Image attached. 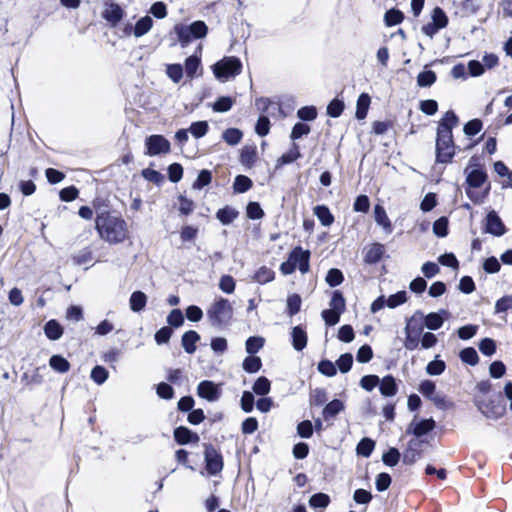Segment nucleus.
I'll use <instances>...</instances> for the list:
<instances>
[{
  "label": "nucleus",
  "mask_w": 512,
  "mask_h": 512,
  "mask_svg": "<svg viewBox=\"0 0 512 512\" xmlns=\"http://www.w3.org/2000/svg\"><path fill=\"white\" fill-rule=\"evenodd\" d=\"M404 19V13L397 8H391L387 10L384 14V23L387 27H393L398 24H401L404 21Z\"/></svg>",
  "instance_id": "nucleus-32"
},
{
  "label": "nucleus",
  "mask_w": 512,
  "mask_h": 512,
  "mask_svg": "<svg viewBox=\"0 0 512 512\" xmlns=\"http://www.w3.org/2000/svg\"><path fill=\"white\" fill-rule=\"evenodd\" d=\"M483 128V123L480 119L475 118L470 121H468L463 128L464 133L469 136H475L478 134Z\"/></svg>",
  "instance_id": "nucleus-62"
},
{
  "label": "nucleus",
  "mask_w": 512,
  "mask_h": 512,
  "mask_svg": "<svg viewBox=\"0 0 512 512\" xmlns=\"http://www.w3.org/2000/svg\"><path fill=\"white\" fill-rule=\"evenodd\" d=\"M234 103L235 99H233L232 97L221 96L213 103L212 109L214 112L224 113L229 111Z\"/></svg>",
  "instance_id": "nucleus-42"
},
{
  "label": "nucleus",
  "mask_w": 512,
  "mask_h": 512,
  "mask_svg": "<svg viewBox=\"0 0 512 512\" xmlns=\"http://www.w3.org/2000/svg\"><path fill=\"white\" fill-rule=\"evenodd\" d=\"M318 116L317 108L313 105L303 106L298 109L297 117L301 120V122H311L314 121Z\"/></svg>",
  "instance_id": "nucleus-46"
},
{
  "label": "nucleus",
  "mask_w": 512,
  "mask_h": 512,
  "mask_svg": "<svg viewBox=\"0 0 512 512\" xmlns=\"http://www.w3.org/2000/svg\"><path fill=\"white\" fill-rule=\"evenodd\" d=\"M344 108V102L338 98H334L327 106V114L332 118H338L343 113Z\"/></svg>",
  "instance_id": "nucleus-54"
},
{
  "label": "nucleus",
  "mask_w": 512,
  "mask_h": 512,
  "mask_svg": "<svg viewBox=\"0 0 512 512\" xmlns=\"http://www.w3.org/2000/svg\"><path fill=\"white\" fill-rule=\"evenodd\" d=\"M300 157H301V153L299 151V146L295 142H293L289 151L287 153H284L283 155H281L278 158L277 165L282 166V165L290 164V163L296 161L297 159H299Z\"/></svg>",
  "instance_id": "nucleus-37"
},
{
  "label": "nucleus",
  "mask_w": 512,
  "mask_h": 512,
  "mask_svg": "<svg viewBox=\"0 0 512 512\" xmlns=\"http://www.w3.org/2000/svg\"><path fill=\"white\" fill-rule=\"evenodd\" d=\"M330 503L329 495L325 493H315L309 499V505L312 508H326Z\"/></svg>",
  "instance_id": "nucleus-55"
},
{
  "label": "nucleus",
  "mask_w": 512,
  "mask_h": 512,
  "mask_svg": "<svg viewBox=\"0 0 512 512\" xmlns=\"http://www.w3.org/2000/svg\"><path fill=\"white\" fill-rule=\"evenodd\" d=\"M428 444L429 442L425 439L411 438L403 452V463L406 465H413L422 457L424 447Z\"/></svg>",
  "instance_id": "nucleus-10"
},
{
  "label": "nucleus",
  "mask_w": 512,
  "mask_h": 512,
  "mask_svg": "<svg viewBox=\"0 0 512 512\" xmlns=\"http://www.w3.org/2000/svg\"><path fill=\"white\" fill-rule=\"evenodd\" d=\"M232 187L234 193H245L253 187V181L246 175H237Z\"/></svg>",
  "instance_id": "nucleus-36"
},
{
  "label": "nucleus",
  "mask_w": 512,
  "mask_h": 512,
  "mask_svg": "<svg viewBox=\"0 0 512 512\" xmlns=\"http://www.w3.org/2000/svg\"><path fill=\"white\" fill-rule=\"evenodd\" d=\"M242 63L235 56H226L216 62L213 66V73L218 79H228L235 77L242 72Z\"/></svg>",
  "instance_id": "nucleus-8"
},
{
  "label": "nucleus",
  "mask_w": 512,
  "mask_h": 512,
  "mask_svg": "<svg viewBox=\"0 0 512 512\" xmlns=\"http://www.w3.org/2000/svg\"><path fill=\"white\" fill-rule=\"evenodd\" d=\"M460 359L462 362L475 366L479 362L477 351L473 347H466L460 351Z\"/></svg>",
  "instance_id": "nucleus-47"
},
{
  "label": "nucleus",
  "mask_w": 512,
  "mask_h": 512,
  "mask_svg": "<svg viewBox=\"0 0 512 512\" xmlns=\"http://www.w3.org/2000/svg\"><path fill=\"white\" fill-rule=\"evenodd\" d=\"M212 181V173L210 170L203 169L199 172L197 179L193 183L194 189H202L208 186Z\"/></svg>",
  "instance_id": "nucleus-61"
},
{
  "label": "nucleus",
  "mask_w": 512,
  "mask_h": 512,
  "mask_svg": "<svg viewBox=\"0 0 512 512\" xmlns=\"http://www.w3.org/2000/svg\"><path fill=\"white\" fill-rule=\"evenodd\" d=\"M201 67V59L196 55H191L185 60V73L187 77L193 79Z\"/></svg>",
  "instance_id": "nucleus-38"
},
{
  "label": "nucleus",
  "mask_w": 512,
  "mask_h": 512,
  "mask_svg": "<svg viewBox=\"0 0 512 512\" xmlns=\"http://www.w3.org/2000/svg\"><path fill=\"white\" fill-rule=\"evenodd\" d=\"M200 340V335L194 331H186L182 335L181 343L186 353L193 354L196 351V343Z\"/></svg>",
  "instance_id": "nucleus-25"
},
{
  "label": "nucleus",
  "mask_w": 512,
  "mask_h": 512,
  "mask_svg": "<svg viewBox=\"0 0 512 512\" xmlns=\"http://www.w3.org/2000/svg\"><path fill=\"white\" fill-rule=\"evenodd\" d=\"M108 371L103 366L97 365L91 370L90 377L98 385L103 384L108 378Z\"/></svg>",
  "instance_id": "nucleus-63"
},
{
  "label": "nucleus",
  "mask_w": 512,
  "mask_h": 512,
  "mask_svg": "<svg viewBox=\"0 0 512 512\" xmlns=\"http://www.w3.org/2000/svg\"><path fill=\"white\" fill-rule=\"evenodd\" d=\"M95 229L99 237L109 244L123 243L130 234L126 220L115 210L95 217Z\"/></svg>",
  "instance_id": "nucleus-1"
},
{
  "label": "nucleus",
  "mask_w": 512,
  "mask_h": 512,
  "mask_svg": "<svg viewBox=\"0 0 512 512\" xmlns=\"http://www.w3.org/2000/svg\"><path fill=\"white\" fill-rule=\"evenodd\" d=\"M91 204L93 211L96 212V217L100 214H109L114 211L111 208L110 201L106 197L97 196L92 200Z\"/></svg>",
  "instance_id": "nucleus-34"
},
{
  "label": "nucleus",
  "mask_w": 512,
  "mask_h": 512,
  "mask_svg": "<svg viewBox=\"0 0 512 512\" xmlns=\"http://www.w3.org/2000/svg\"><path fill=\"white\" fill-rule=\"evenodd\" d=\"M270 389H271V382L265 376H261V377L257 378L252 386L253 392L260 396L267 395L270 392Z\"/></svg>",
  "instance_id": "nucleus-44"
},
{
  "label": "nucleus",
  "mask_w": 512,
  "mask_h": 512,
  "mask_svg": "<svg viewBox=\"0 0 512 512\" xmlns=\"http://www.w3.org/2000/svg\"><path fill=\"white\" fill-rule=\"evenodd\" d=\"M423 331V327L417 323H412L409 321L405 327V340L404 347L407 350H415L419 345V338Z\"/></svg>",
  "instance_id": "nucleus-14"
},
{
  "label": "nucleus",
  "mask_w": 512,
  "mask_h": 512,
  "mask_svg": "<svg viewBox=\"0 0 512 512\" xmlns=\"http://www.w3.org/2000/svg\"><path fill=\"white\" fill-rule=\"evenodd\" d=\"M197 393L199 397L208 401H215L220 396V391L217 385L209 380L201 381L197 387Z\"/></svg>",
  "instance_id": "nucleus-20"
},
{
  "label": "nucleus",
  "mask_w": 512,
  "mask_h": 512,
  "mask_svg": "<svg viewBox=\"0 0 512 512\" xmlns=\"http://www.w3.org/2000/svg\"><path fill=\"white\" fill-rule=\"evenodd\" d=\"M444 319L440 314L431 312L424 318L425 326L430 330H438L443 325Z\"/></svg>",
  "instance_id": "nucleus-56"
},
{
  "label": "nucleus",
  "mask_w": 512,
  "mask_h": 512,
  "mask_svg": "<svg viewBox=\"0 0 512 512\" xmlns=\"http://www.w3.org/2000/svg\"><path fill=\"white\" fill-rule=\"evenodd\" d=\"M147 154L155 156L167 154L171 150L170 142L163 135H151L146 138Z\"/></svg>",
  "instance_id": "nucleus-13"
},
{
  "label": "nucleus",
  "mask_w": 512,
  "mask_h": 512,
  "mask_svg": "<svg viewBox=\"0 0 512 512\" xmlns=\"http://www.w3.org/2000/svg\"><path fill=\"white\" fill-rule=\"evenodd\" d=\"M178 201H179L178 210H179L180 215L188 216L194 211L195 203L192 199H189L186 196L180 194L178 196Z\"/></svg>",
  "instance_id": "nucleus-53"
},
{
  "label": "nucleus",
  "mask_w": 512,
  "mask_h": 512,
  "mask_svg": "<svg viewBox=\"0 0 512 512\" xmlns=\"http://www.w3.org/2000/svg\"><path fill=\"white\" fill-rule=\"evenodd\" d=\"M325 280L330 287H336L344 281V275L341 270L337 268H331L327 272Z\"/></svg>",
  "instance_id": "nucleus-57"
},
{
  "label": "nucleus",
  "mask_w": 512,
  "mask_h": 512,
  "mask_svg": "<svg viewBox=\"0 0 512 512\" xmlns=\"http://www.w3.org/2000/svg\"><path fill=\"white\" fill-rule=\"evenodd\" d=\"M244 371L247 373H256L262 368V360L258 356L250 355L247 356L242 363Z\"/></svg>",
  "instance_id": "nucleus-41"
},
{
  "label": "nucleus",
  "mask_w": 512,
  "mask_h": 512,
  "mask_svg": "<svg viewBox=\"0 0 512 512\" xmlns=\"http://www.w3.org/2000/svg\"><path fill=\"white\" fill-rule=\"evenodd\" d=\"M173 30L182 48L187 47L194 39L205 38L208 34V26L202 20L194 21L190 25L176 24Z\"/></svg>",
  "instance_id": "nucleus-4"
},
{
  "label": "nucleus",
  "mask_w": 512,
  "mask_h": 512,
  "mask_svg": "<svg viewBox=\"0 0 512 512\" xmlns=\"http://www.w3.org/2000/svg\"><path fill=\"white\" fill-rule=\"evenodd\" d=\"M302 299L297 293L290 294L287 298L286 313L290 317L296 315L301 310Z\"/></svg>",
  "instance_id": "nucleus-40"
},
{
  "label": "nucleus",
  "mask_w": 512,
  "mask_h": 512,
  "mask_svg": "<svg viewBox=\"0 0 512 512\" xmlns=\"http://www.w3.org/2000/svg\"><path fill=\"white\" fill-rule=\"evenodd\" d=\"M243 137V133L238 128H228L222 134V139L231 146L237 145Z\"/></svg>",
  "instance_id": "nucleus-43"
},
{
  "label": "nucleus",
  "mask_w": 512,
  "mask_h": 512,
  "mask_svg": "<svg viewBox=\"0 0 512 512\" xmlns=\"http://www.w3.org/2000/svg\"><path fill=\"white\" fill-rule=\"evenodd\" d=\"M258 153L256 146L246 145L240 152V163L247 169H251L257 162Z\"/></svg>",
  "instance_id": "nucleus-21"
},
{
  "label": "nucleus",
  "mask_w": 512,
  "mask_h": 512,
  "mask_svg": "<svg viewBox=\"0 0 512 512\" xmlns=\"http://www.w3.org/2000/svg\"><path fill=\"white\" fill-rule=\"evenodd\" d=\"M401 454L395 447L389 448L383 455L382 461L386 466L394 467L400 461Z\"/></svg>",
  "instance_id": "nucleus-50"
},
{
  "label": "nucleus",
  "mask_w": 512,
  "mask_h": 512,
  "mask_svg": "<svg viewBox=\"0 0 512 512\" xmlns=\"http://www.w3.org/2000/svg\"><path fill=\"white\" fill-rule=\"evenodd\" d=\"M252 278L254 282L263 285L275 279V272L267 266H261L256 270Z\"/></svg>",
  "instance_id": "nucleus-31"
},
{
  "label": "nucleus",
  "mask_w": 512,
  "mask_h": 512,
  "mask_svg": "<svg viewBox=\"0 0 512 512\" xmlns=\"http://www.w3.org/2000/svg\"><path fill=\"white\" fill-rule=\"evenodd\" d=\"M174 440L179 445L197 444L200 440L196 432L191 431L186 426H179L174 429Z\"/></svg>",
  "instance_id": "nucleus-18"
},
{
  "label": "nucleus",
  "mask_w": 512,
  "mask_h": 512,
  "mask_svg": "<svg viewBox=\"0 0 512 512\" xmlns=\"http://www.w3.org/2000/svg\"><path fill=\"white\" fill-rule=\"evenodd\" d=\"M265 340L262 337L251 336L246 340L245 347L246 351L250 355L256 354L263 346Z\"/></svg>",
  "instance_id": "nucleus-52"
},
{
  "label": "nucleus",
  "mask_w": 512,
  "mask_h": 512,
  "mask_svg": "<svg viewBox=\"0 0 512 512\" xmlns=\"http://www.w3.org/2000/svg\"><path fill=\"white\" fill-rule=\"evenodd\" d=\"M371 104V97L368 93H361L357 99L355 117L358 120H363L367 117L368 110Z\"/></svg>",
  "instance_id": "nucleus-28"
},
{
  "label": "nucleus",
  "mask_w": 512,
  "mask_h": 512,
  "mask_svg": "<svg viewBox=\"0 0 512 512\" xmlns=\"http://www.w3.org/2000/svg\"><path fill=\"white\" fill-rule=\"evenodd\" d=\"M385 255V246L382 243L374 242L364 250L363 261L365 264L373 265L382 260Z\"/></svg>",
  "instance_id": "nucleus-16"
},
{
  "label": "nucleus",
  "mask_w": 512,
  "mask_h": 512,
  "mask_svg": "<svg viewBox=\"0 0 512 512\" xmlns=\"http://www.w3.org/2000/svg\"><path fill=\"white\" fill-rule=\"evenodd\" d=\"M344 403L339 399H333L327 403L322 411L323 418L327 421L335 418L340 412L344 410Z\"/></svg>",
  "instance_id": "nucleus-27"
},
{
  "label": "nucleus",
  "mask_w": 512,
  "mask_h": 512,
  "mask_svg": "<svg viewBox=\"0 0 512 512\" xmlns=\"http://www.w3.org/2000/svg\"><path fill=\"white\" fill-rule=\"evenodd\" d=\"M478 161V156H472L469 160V166H477V168L469 172L468 168L465 169V173H467L465 193L474 204L482 203L489 195L491 189L488 174L483 166L477 164Z\"/></svg>",
  "instance_id": "nucleus-2"
},
{
  "label": "nucleus",
  "mask_w": 512,
  "mask_h": 512,
  "mask_svg": "<svg viewBox=\"0 0 512 512\" xmlns=\"http://www.w3.org/2000/svg\"><path fill=\"white\" fill-rule=\"evenodd\" d=\"M478 409L488 418L498 419L506 412V406L499 400H477Z\"/></svg>",
  "instance_id": "nucleus-11"
},
{
  "label": "nucleus",
  "mask_w": 512,
  "mask_h": 512,
  "mask_svg": "<svg viewBox=\"0 0 512 512\" xmlns=\"http://www.w3.org/2000/svg\"><path fill=\"white\" fill-rule=\"evenodd\" d=\"M379 390L384 397L395 396L398 392V385L394 376L391 374L384 376L379 382Z\"/></svg>",
  "instance_id": "nucleus-22"
},
{
  "label": "nucleus",
  "mask_w": 512,
  "mask_h": 512,
  "mask_svg": "<svg viewBox=\"0 0 512 512\" xmlns=\"http://www.w3.org/2000/svg\"><path fill=\"white\" fill-rule=\"evenodd\" d=\"M509 309H512V295H505L496 301V314L507 312Z\"/></svg>",
  "instance_id": "nucleus-64"
},
{
  "label": "nucleus",
  "mask_w": 512,
  "mask_h": 512,
  "mask_svg": "<svg viewBox=\"0 0 512 512\" xmlns=\"http://www.w3.org/2000/svg\"><path fill=\"white\" fill-rule=\"evenodd\" d=\"M448 218L442 216L433 223V232L438 237H446L448 235Z\"/></svg>",
  "instance_id": "nucleus-59"
},
{
  "label": "nucleus",
  "mask_w": 512,
  "mask_h": 512,
  "mask_svg": "<svg viewBox=\"0 0 512 512\" xmlns=\"http://www.w3.org/2000/svg\"><path fill=\"white\" fill-rule=\"evenodd\" d=\"M153 26V20L150 16H144L140 18L134 28H133V34L135 37H142L143 35L147 34L150 29Z\"/></svg>",
  "instance_id": "nucleus-35"
},
{
  "label": "nucleus",
  "mask_w": 512,
  "mask_h": 512,
  "mask_svg": "<svg viewBox=\"0 0 512 512\" xmlns=\"http://www.w3.org/2000/svg\"><path fill=\"white\" fill-rule=\"evenodd\" d=\"M436 427V422L434 419H422L417 423H411L409 428L407 429V433H412L418 439H422L421 437L430 433Z\"/></svg>",
  "instance_id": "nucleus-19"
},
{
  "label": "nucleus",
  "mask_w": 512,
  "mask_h": 512,
  "mask_svg": "<svg viewBox=\"0 0 512 512\" xmlns=\"http://www.w3.org/2000/svg\"><path fill=\"white\" fill-rule=\"evenodd\" d=\"M291 336L293 348L297 351H302L308 341L306 331L301 326H295L292 328Z\"/></svg>",
  "instance_id": "nucleus-24"
},
{
  "label": "nucleus",
  "mask_w": 512,
  "mask_h": 512,
  "mask_svg": "<svg viewBox=\"0 0 512 512\" xmlns=\"http://www.w3.org/2000/svg\"><path fill=\"white\" fill-rule=\"evenodd\" d=\"M205 471L209 476H215L224 468V458L218 448L212 443H203Z\"/></svg>",
  "instance_id": "nucleus-7"
},
{
  "label": "nucleus",
  "mask_w": 512,
  "mask_h": 512,
  "mask_svg": "<svg viewBox=\"0 0 512 512\" xmlns=\"http://www.w3.org/2000/svg\"><path fill=\"white\" fill-rule=\"evenodd\" d=\"M233 313V307L229 300L220 297L207 309V318L213 327L223 329L231 324Z\"/></svg>",
  "instance_id": "nucleus-3"
},
{
  "label": "nucleus",
  "mask_w": 512,
  "mask_h": 512,
  "mask_svg": "<svg viewBox=\"0 0 512 512\" xmlns=\"http://www.w3.org/2000/svg\"><path fill=\"white\" fill-rule=\"evenodd\" d=\"M101 17L111 27H117L125 17V11L118 3L110 0L105 2Z\"/></svg>",
  "instance_id": "nucleus-12"
},
{
  "label": "nucleus",
  "mask_w": 512,
  "mask_h": 512,
  "mask_svg": "<svg viewBox=\"0 0 512 512\" xmlns=\"http://www.w3.org/2000/svg\"><path fill=\"white\" fill-rule=\"evenodd\" d=\"M437 80L436 73L432 70H425L418 74L417 84L420 87H430Z\"/></svg>",
  "instance_id": "nucleus-51"
},
{
  "label": "nucleus",
  "mask_w": 512,
  "mask_h": 512,
  "mask_svg": "<svg viewBox=\"0 0 512 512\" xmlns=\"http://www.w3.org/2000/svg\"><path fill=\"white\" fill-rule=\"evenodd\" d=\"M311 132V127L304 123V122H297L292 127L291 133H290V139L292 141H296L303 136L308 135Z\"/></svg>",
  "instance_id": "nucleus-49"
},
{
  "label": "nucleus",
  "mask_w": 512,
  "mask_h": 512,
  "mask_svg": "<svg viewBox=\"0 0 512 512\" xmlns=\"http://www.w3.org/2000/svg\"><path fill=\"white\" fill-rule=\"evenodd\" d=\"M374 216H375V221L377 222L378 225L382 226L383 229L387 233L392 232V230H393L392 223L386 213L385 208L382 205H380V204L375 205Z\"/></svg>",
  "instance_id": "nucleus-26"
},
{
  "label": "nucleus",
  "mask_w": 512,
  "mask_h": 512,
  "mask_svg": "<svg viewBox=\"0 0 512 512\" xmlns=\"http://www.w3.org/2000/svg\"><path fill=\"white\" fill-rule=\"evenodd\" d=\"M456 144L453 136L436 133L435 140V163L450 164L456 155Z\"/></svg>",
  "instance_id": "nucleus-6"
},
{
  "label": "nucleus",
  "mask_w": 512,
  "mask_h": 512,
  "mask_svg": "<svg viewBox=\"0 0 512 512\" xmlns=\"http://www.w3.org/2000/svg\"><path fill=\"white\" fill-rule=\"evenodd\" d=\"M313 212L323 226L329 227L335 221L334 215L326 205L315 206Z\"/></svg>",
  "instance_id": "nucleus-29"
},
{
  "label": "nucleus",
  "mask_w": 512,
  "mask_h": 512,
  "mask_svg": "<svg viewBox=\"0 0 512 512\" xmlns=\"http://www.w3.org/2000/svg\"><path fill=\"white\" fill-rule=\"evenodd\" d=\"M459 118L453 110H448L438 123L436 133L453 136V129L458 125Z\"/></svg>",
  "instance_id": "nucleus-15"
},
{
  "label": "nucleus",
  "mask_w": 512,
  "mask_h": 512,
  "mask_svg": "<svg viewBox=\"0 0 512 512\" xmlns=\"http://www.w3.org/2000/svg\"><path fill=\"white\" fill-rule=\"evenodd\" d=\"M63 332V327L57 320L51 319L44 325V333L49 340L55 341L60 339Z\"/></svg>",
  "instance_id": "nucleus-30"
},
{
  "label": "nucleus",
  "mask_w": 512,
  "mask_h": 512,
  "mask_svg": "<svg viewBox=\"0 0 512 512\" xmlns=\"http://www.w3.org/2000/svg\"><path fill=\"white\" fill-rule=\"evenodd\" d=\"M485 232L494 236H502L506 232V227L498 214L492 210L486 215Z\"/></svg>",
  "instance_id": "nucleus-17"
},
{
  "label": "nucleus",
  "mask_w": 512,
  "mask_h": 512,
  "mask_svg": "<svg viewBox=\"0 0 512 512\" xmlns=\"http://www.w3.org/2000/svg\"><path fill=\"white\" fill-rule=\"evenodd\" d=\"M310 256L309 250H303L301 246L294 247L288 255V259L281 263L280 271L283 275H291L295 272L296 268L302 274H305L310 269Z\"/></svg>",
  "instance_id": "nucleus-5"
},
{
  "label": "nucleus",
  "mask_w": 512,
  "mask_h": 512,
  "mask_svg": "<svg viewBox=\"0 0 512 512\" xmlns=\"http://www.w3.org/2000/svg\"><path fill=\"white\" fill-rule=\"evenodd\" d=\"M239 216V211L232 206L226 205L218 209L216 218L222 225H229Z\"/></svg>",
  "instance_id": "nucleus-23"
},
{
  "label": "nucleus",
  "mask_w": 512,
  "mask_h": 512,
  "mask_svg": "<svg viewBox=\"0 0 512 512\" xmlns=\"http://www.w3.org/2000/svg\"><path fill=\"white\" fill-rule=\"evenodd\" d=\"M375 448V442L371 438H362L356 447L358 455L363 457H369Z\"/></svg>",
  "instance_id": "nucleus-45"
},
{
  "label": "nucleus",
  "mask_w": 512,
  "mask_h": 512,
  "mask_svg": "<svg viewBox=\"0 0 512 512\" xmlns=\"http://www.w3.org/2000/svg\"><path fill=\"white\" fill-rule=\"evenodd\" d=\"M247 218L258 220L264 217L265 213L258 202H249L246 206Z\"/></svg>",
  "instance_id": "nucleus-58"
},
{
  "label": "nucleus",
  "mask_w": 512,
  "mask_h": 512,
  "mask_svg": "<svg viewBox=\"0 0 512 512\" xmlns=\"http://www.w3.org/2000/svg\"><path fill=\"white\" fill-rule=\"evenodd\" d=\"M448 23L449 19L445 11L437 6L431 12V22L423 25L421 30L426 36L433 38L441 29L446 28Z\"/></svg>",
  "instance_id": "nucleus-9"
},
{
  "label": "nucleus",
  "mask_w": 512,
  "mask_h": 512,
  "mask_svg": "<svg viewBox=\"0 0 512 512\" xmlns=\"http://www.w3.org/2000/svg\"><path fill=\"white\" fill-rule=\"evenodd\" d=\"M147 295L142 291H134L130 296V309L133 312L142 311L147 304Z\"/></svg>",
  "instance_id": "nucleus-33"
},
{
  "label": "nucleus",
  "mask_w": 512,
  "mask_h": 512,
  "mask_svg": "<svg viewBox=\"0 0 512 512\" xmlns=\"http://www.w3.org/2000/svg\"><path fill=\"white\" fill-rule=\"evenodd\" d=\"M336 365L341 373H347L353 365V356L351 353H344L336 361Z\"/></svg>",
  "instance_id": "nucleus-60"
},
{
  "label": "nucleus",
  "mask_w": 512,
  "mask_h": 512,
  "mask_svg": "<svg viewBox=\"0 0 512 512\" xmlns=\"http://www.w3.org/2000/svg\"><path fill=\"white\" fill-rule=\"evenodd\" d=\"M330 309L343 313L346 309V301L341 291L335 290L330 300Z\"/></svg>",
  "instance_id": "nucleus-48"
},
{
  "label": "nucleus",
  "mask_w": 512,
  "mask_h": 512,
  "mask_svg": "<svg viewBox=\"0 0 512 512\" xmlns=\"http://www.w3.org/2000/svg\"><path fill=\"white\" fill-rule=\"evenodd\" d=\"M51 368L59 373H66L69 371L71 365L69 361L61 355H53L49 359Z\"/></svg>",
  "instance_id": "nucleus-39"
}]
</instances>
